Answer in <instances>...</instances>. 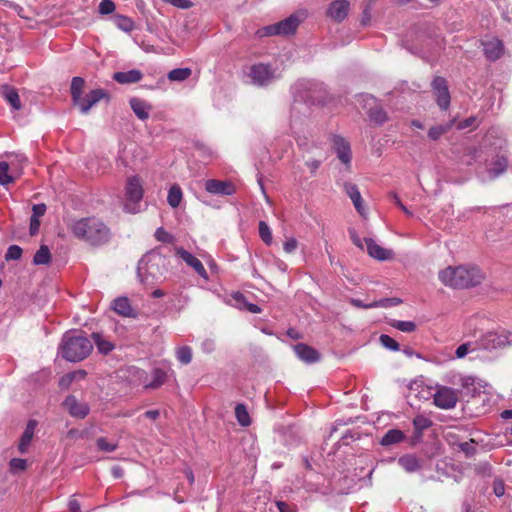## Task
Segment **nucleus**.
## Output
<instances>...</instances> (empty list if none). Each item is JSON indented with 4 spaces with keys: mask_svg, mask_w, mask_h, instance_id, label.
Segmentation results:
<instances>
[{
    "mask_svg": "<svg viewBox=\"0 0 512 512\" xmlns=\"http://www.w3.org/2000/svg\"><path fill=\"white\" fill-rule=\"evenodd\" d=\"M71 232L76 238L92 246L106 244L111 236L110 229L107 225L96 217H86L76 220L71 225Z\"/></svg>",
    "mask_w": 512,
    "mask_h": 512,
    "instance_id": "obj_1",
    "label": "nucleus"
},
{
    "mask_svg": "<svg viewBox=\"0 0 512 512\" xmlns=\"http://www.w3.org/2000/svg\"><path fill=\"white\" fill-rule=\"evenodd\" d=\"M484 273L477 266H449L439 272V279L452 288H469L479 285L484 280Z\"/></svg>",
    "mask_w": 512,
    "mask_h": 512,
    "instance_id": "obj_2",
    "label": "nucleus"
},
{
    "mask_svg": "<svg viewBox=\"0 0 512 512\" xmlns=\"http://www.w3.org/2000/svg\"><path fill=\"white\" fill-rule=\"evenodd\" d=\"M167 270L166 257L158 250H152L139 261L137 274L142 283L153 285L163 278Z\"/></svg>",
    "mask_w": 512,
    "mask_h": 512,
    "instance_id": "obj_3",
    "label": "nucleus"
},
{
    "mask_svg": "<svg viewBox=\"0 0 512 512\" xmlns=\"http://www.w3.org/2000/svg\"><path fill=\"white\" fill-rule=\"evenodd\" d=\"M91 341L82 334L66 333L60 346L61 356L70 362L85 359L92 351Z\"/></svg>",
    "mask_w": 512,
    "mask_h": 512,
    "instance_id": "obj_4",
    "label": "nucleus"
},
{
    "mask_svg": "<svg viewBox=\"0 0 512 512\" xmlns=\"http://www.w3.org/2000/svg\"><path fill=\"white\" fill-rule=\"evenodd\" d=\"M123 209L130 214L140 212V202L143 198L144 189L139 176H129L125 184Z\"/></svg>",
    "mask_w": 512,
    "mask_h": 512,
    "instance_id": "obj_5",
    "label": "nucleus"
},
{
    "mask_svg": "<svg viewBox=\"0 0 512 512\" xmlns=\"http://www.w3.org/2000/svg\"><path fill=\"white\" fill-rule=\"evenodd\" d=\"M300 22V18L296 14H293L282 21L264 27L262 30L259 31V33L261 36H287L293 34L296 31Z\"/></svg>",
    "mask_w": 512,
    "mask_h": 512,
    "instance_id": "obj_6",
    "label": "nucleus"
},
{
    "mask_svg": "<svg viewBox=\"0 0 512 512\" xmlns=\"http://www.w3.org/2000/svg\"><path fill=\"white\" fill-rule=\"evenodd\" d=\"M433 395V403L436 407L444 410L453 409L459 398V391L453 388L436 385Z\"/></svg>",
    "mask_w": 512,
    "mask_h": 512,
    "instance_id": "obj_7",
    "label": "nucleus"
},
{
    "mask_svg": "<svg viewBox=\"0 0 512 512\" xmlns=\"http://www.w3.org/2000/svg\"><path fill=\"white\" fill-rule=\"evenodd\" d=\"M363 108L367 110L370 121L376 125H382L388 120L386 111L377 103L371 95L362 96Z\"/></svg>",
    "mask_w": 512,
    "mask_h": 512,
    "instance_id": "obj_8",
    "label": "nucleus"
},
{
    "mask_svg": "<svg viewBox=\"0 0 512 512\" xmlns=\"http://www.w3.org/2000/svg\"><path fill=\"white\" fill-rule=\"evenodd\" d=\"M305 165L311 174H315L325 159V152L318 146L305 145L302 148Z\"/></svg>",
    "mask_w": 512,
    "mask_h": 512,
    "instance_id": "obj_9",
    "label": "nucleus"
},
{
    "mask_svg": "<svg viewBox=\"0 0 512 512\" xmlns=\"http://www.w3.org/2000/svg\"><path fill=\"white\" fill-rule=\"evenodd\" d=\"M248 77L253 84L264 86L269 84L275 78V75L274 71L268 65L256 64L251 66Z\"/></svg>",
    "mask_w": 512,
    "mask_h": 512,
    "instance_id": "obj_10",
    "label": "nucleus"
},
{
    "mask_svg": "<svg viewBox=\"0 0 512 512\" xmlns=\"http://www.w3.org/2000/svg\"><path fill=\"white\" fill-rule=\"evenodd\" d=\"M205 190L218 196H230L236 192L235 185L229 180L209 179L205 182Z\"/></svg>",
    "mask_w": 512,
    "mask_h": 512,
    "instance_id": "obj_11",
    "label": "nucleus"
},
{
    "mask_svg": "<svg viewBox=\"0 0 512 512\" xmlns=\"http://www.w3.org/2000/svg\"><path fill=\"white\" fill-rule=\"evenodd\" d=\"M432 88L436 96L438 106L446 110L450 105V94L447 82L443 77L437 76L432 81Z\"/></svg>",
    "mask_w": 512,
    "mask_h": 512,
    "instance_id": "obj_12",
    "label": "nucleus"
},
{
    "mask_svg": "<svg viewBox=\"0 0 512 512\" xmlns=\"http://www.w3.org/2000/svg\"><path fill=\"white\" fill-rule=\"evenodd\" d=\"M350 10L348 0H334L327 9V15L336 22L343 21Z\"/></svg>",
    "mask_w": 512,
    "mask_h": 512,
    "instance_id": "obj_13",
    "label": "nucleus"
},
{
    "mask_svg": "<svg viewBox=\"0 0 512 512\" xmlns=\"http://www.w3.org/2000/svg\"><path fill=\"white\" fill-rule=\"evenodd\" d=\"M176 255L181 258L188 266L193 268L195 272L202 278L208 279V274L201 263V261L196 258L194 255L189 253L183 248H177L176 249Z\"/></svg>",
    "mask_w": 512,
    "mask_h": 512,
    "instance_id": "obj_14",
    "label": "nucleus"
},
{
    "mask_svg": "<svg viewBox=\"0 0 512 512\" xmlns=\"http://www.w3.org/2000/svg\"><path fill=\"white\" fill-rule=\"evenodd\" d=\"M105 92L102 89H95L90 91L85 97H80V101L74 102L83 114L89 112L92 106L105 97Z\"/></svg>",
    "mask_w": 512,
    "mask_h": 512,
    "instance_id": "obj_15",
    "label": "nucleus"
},
{
    "mask_svg": "<svg viewBox=\"0 0 512 512\" xmlns=\"http://www.w3.org/2000/svg\"><path fill=\"white\" fill-rule=\"evenodd\" d=\"M366 245L367 253L380 261L389 260L393 256V252L389 249H385L378 245L373 239L365 238L364 240Z\"/></svg>",
    "mask_w": 512,
    "mask_h": 512,
    "instance_id": "obj_16",
    "label": "nucleus"
},
{
    "mask_svg": "<svg viewBox=\"0 0 512 512\" xmlns=\"http://www.w3.org/2000/svg\"><path fill=\"white\" fill-rule=\"evenodd\" d=\"M64 406L70 415L77 418H84L89 413V407L85 403H80L75 396H68L64 401Z\"/></svg>",
    "mask_w": 512,
    "mask_h": 512,
    "instance_id": "obj_17",
    "label": "nucleus"
},
{
    "mask_svg": "<svg viewBox=\"0 0 512 512\" xmlns=\"http://www.w3.org/2000/svg\"><path fill=\"white\" fill-rule=\"evenodd\" d=\"M344 190H345L346 194L349 196V198L351 199V201L353 202V205H354L355 209L357 210V212L360 215L365 216L366 211H365V208L363 205V199L361 197L358 187L353 183L346 182V183H344Z\"/></svg>",
    "mask_w": 512,
    "mask_h": 512,
    "instance_id": "obj_18",
    "label": "nucleus"
},
{
    "mask_svg": "<svg viewBox=\"0 0 512 512\" xmlns=\"http://www.w3.org/2000/svg\"><path fill=\"white\" fill-rule=\"evenodd\" d=\"M334 148L339 160L345 165H350L351 149L349 143L342 137H335Z\"/></svg>",
    "mask_w": 512,
    "mask_h": 512,
    "instance_id": "obj_19",
    "label": "nucleus"
},
{
    "mask_svg": "<svg viewBox=\"0 0 512 512\" xmlns=\"http://www.w3.org/2000/svg\"><path fill=\"white\" fill-rule=\"evenodd\" d=\"M113 310L124 317H136L137 313L131 306L130 300L127 297H118L113 301Z\"/></svg>",
    "mask_w": 512,
    "mask_h": 512,
    "instance_id": "obj_20",
    "label": "nucleus"
},
{
    "mask_svg": "<svg viewBox=\"0 0 512 512\" xmlns=\"http://www.w3.org/2000/svg\"><path fill=\"white\" fill-rule=\"evenodd\" d=\"M130 107L140 120H147L152 110V105L145 100L132 98Z\"/></svg>",
    "mask_w": 512,
    "mask_h": 512,
    "instance_id": "obj_21",
    "label": "nucleus"
},
{
    "mask_svg": "<svg viewBox=\"0 0 512 512\" xmlns=\"http://www.w3.org/2000/svg\"><path fill=\"white\" fill-rule=\"evenodd\" d=\"M296 355L307 363H314L319 360V353L312 347L299 343L294 346Z\"/></svg>",
    "mask_w": 512,
    "mask_h": 512,
    "instance_id": "obj_22",
    "label": "nucleus"
},
{
    "mask_svg": "<svg viewBox=\"0 0 512 512\" xmlns=\"http://www.w3.org/2000/svg\"><path fill=\"white\" fill-rule=\"evenodd\" d=\"M485 56L489 60H497L503 53V46L500 40L493 38L483 43Z\"/></svg>",
    "mask_w": 512,
    "mask_h": 512,
    "instance_id": "obj_23",
    "label": "nucleus"
},
{
    "mask_svg": "<svg viewBox=\"0 0 512 512\" xmlns=\"http://www.w3.org/2000/svg\"><path fill=\"white\" fill-rule=\"evenodd\" d=\"M143 78V74L138 69L129 71L116 72L113 79L120 84H133L139 82Z\"/></svg>",
    "mask_w": 512,
    "mask_h": 512,
    "instance_id": "obj_24",
    "label": "nucleus"
},
{
    "mask_svg": "<svg viewBox=\"0 0 512 512\" xmlns=\"http://www.w3.org/2000/svg\"><path fill=\"white\" fill-rule=\"evenodd\" d=\"M508 166V160L505 156L497 155L493 158L488 168V174L490 179H494L499 175L503 174Z\"/></svg>",
    "mask_w": 512,
    "mask_h": 512,
    "instance_id": "obj_25",
    "label": "nucleus"
},
{
    "mask_svg": "<svg viewBox=\"0 0 512 512\" xmlns=\"http://www.w3.org/2000/svg\"><path fill=\"white\" fill-rule=\"evenodd\" d=\"M504 345V340L496 333L489 332L485 334L480 340V346L483 349H497Z\"/></svg>",
    "mask_w": 512,
    "mask_h": 512,
    "instance_id": "obj_26",
    "label": "nucleus"
},
{
    "mask_svg": "<svg viewBox=\"0 0 512 512\" xmlns=\"http://www.w3.org/2000/svg\"><path fill=\"white\" fill-rule=\"evenodd\" d=\"M36 425L37 422L35 420H30L28 422L19 443V451L21 453H25L27 451V448L34 436Z\"/></svg>",
    "mask_w": 512,
    "mask_h": 512,
    "instance_id": "obj_27",
    "label": "nucleus"
},
{
    "mask_svg": "<svg viewBox=\"0 0 512 512\" xmlns=\"http://www.w3.org/2000/svg\"><path fill=\"white\" fill-rule=\"evenodd\" d=\"M92 338L94 340L98 352L101 354L106 355L115 348V345L108 338H106L100 333H93Z\"/></svg>",
    "mask_w": 512,
    "mask_h": 512,
    "instance_id": "obj_28",
    "label": "nucleus"
},
{
    "mask_svg": "<svg viewBox=\"0 0 512 512\" xmlns=\"http://www.w3.org/2000/svg\"><path fill=\"white\" fill-rule=\"evenodd\" d=\"M399 465L407 472H415L421 468L420 461L413 455H405L399 458Z\"/></svg>",
    "mask_w": 512,
    "mask_h": 512,
    "instance_id": "obj_29",
    "label": "nucleus"
},
{
    "mask_svg": "<svg viewBox=\"0 0 512 512\" xmlns=\"http://www.w3.org/2000/svg\"><path fill=\"white\" fill-rule=\"evenodd\" d=\"M4 99L13 107L15 110L21 109V101L18 95V92L15 88L10 86H5L3 89Z\"/></svg>",
    "mask_w": 512,
    "mask_h": 512,
    "instance_id": "obj_30",
    "label": "nucleus"
},
{
    "mask_svg": "<svg viewBox=\"0 0 512 512\" xmlns=\"http://www.w3.org/2000/svg\"><path fill=\"white\" fill-rule=\"evenodd\" d=\"M183 198V193L179 185L174 184L170 187L167 202L172 208H177Z\"/></svg>",
    "mask_w": 512,
    "mask_h": 512,
    "instance_id": "obj_31",
    "label": "nucleus"
},
{
    "mask_svg": "<svg viewBox=\"0 0 512 512\" xmlns=\"http://www.w3.org/2000/svg\"><path fill=\"white\" fill-rule=\"evenodd\" d=\"M51 261V253L46 245H41L39 250L35 253L33 263L35 265H46Z\"/></svg>",
    "mask_w": 512,
    "mask_h": 512,
    "instance_id": "obj_32",
    "label": "nucleus"
},
{
    "mask_svg": "<svg viewBox=\"0 0 512 512\" xmlns=\"http://www.w3.org/2000/svg\"><path fill=\"white\" fill-rule=\"evenodd\" d=\"M404 438V434L402 431L397 429L389 430L382 438L381 444L383 446H388L392 444L399 443Z\"/></svg>",
    "mask_w": 512,
    "mask_h": 512,
    "instance_id": "obj_33",
    "label": "nucleus"
},
{
    "mask_svg": "<svg viewBox=\"0 0 512 512\" xmlns=\"http://www.w3.org/2000/svg\"><path fill=\"white\" fill-rule=\"evenodd\" d=\"M85 81L81 77H74L71 81V96L73 103L80 101V97L82 96V89L84 87Z\"/></svg>",
    "mask_w": 512,
    "mask_h": 512,
    "instance_id": "obj_34",
    "label": "nucleus"
},
{
    "mask_svg": "<svg viewBox=\"0 0 512 512\" xmlns=\"http://www.w3.org/2000/svg\"><path fill=\"white\" fill-rule=\"evenodd\" d=\"M192 74V70L190 68H177L173 69L168 73V79L170 81H184L188 79Z\"/></svg>",
    "mask_w": 512,
    "mask_h": 512,
    "instance_id": "obj_35",
    "label": "nucleus"
},
{
    "mask_svg": "<svg viewBox=\"0 0 512 512\" xmlns=\"http://www.w3.org/2000/svg\"><path fill=\"white\" fill-rule=\"evenodd\" d=\"M235 416H236L238 423L241 426H249L250 425L251 419H250L249 413H248L245 405L238 404L235 407Z\"/></svg>",
    "mask_w": 512,
    "mask_h": 512,
    "instance_id": "obj_36",
    "label": "nucleus"
},
{
    "mask_svg": "<svg viewBox=\"0 0 512 512\" xmlns=\"http://www.w3.org/2000/svg\"><path fill=\"white\" fill-rule=\"evenodd\" d=\"M452 125H453V122H450L448 124L433 126L428 131V137L431 140H438L442 135H444L451 129Z\"/></svg>",
    "mask_w": 512,
    "mask_h": 512,
    "instance_id": "obj_37",
    "label": "nucleus"
},
{
    "mask_svg": "<svg viewBox=\"0 0 512 512\" xmlns=\"http://www.w3.org/2000/svg\"><path fill=\"white\" fill-rule=\"evenodd\" d=\"M114 23L120 30L124 32H131L135 27V24L131 18L122 15H117L114 18Z\"/></svg>",
    "mask_w": 512,
    "mask_h": 512,
    "instance_id": "obj_38",
    "label": "nucleus"
},
{
    "mask_svg": "<svg viewBox=\"0 0 512 512\" xmlns=\"http://www.w3.org/2000/svg\"><path fill=\"white\" fill-rule=\"evenodd\" d=\"M233 298L235 299V301L237 302V304L239 305L240 308L244 307L249 312H251L253 314H257V313L261 312V308L258 305L248 303L246 301L244 295H242L241 293L234 294Z\"/></svg>",
    "mask_w": 512,
    "mask_h": 512,
    "instance_id": "obj_39",
    "label": "nucleus"
},
{
    "mask_svg": "<svg viewBox=\"0 0 512 512\" xmlns=\"http://www.w3.org/2000/svg\"><path fill=\"white\" fill-rule=\"evenodd\" d=\"M177 360L184 365L192 361V349L189 346H180L176 349Z\"/></svg>",
    "mask_w": 512,
    "mask_h": 512,
    "instance_id": "obj_40",
    "label": "nucleus"
},
{
    "mask_svg": "<svg viewBox=\"0 0 512 512\" xmlns=\"http://www.w3.org/2000/svg\"><path fill=\"white\" fill-rule=\"evenodd\" d=\"M387 302H388V299H382V300H379V301H373L371 303H363L361 300L359 299H354L352 298L350 300V303L354 306V307H357V308H364V309H369V308H376V307H384L387 305Z\"/></svg>",
    "mask_w": 512,
    "mask_h": 512,
    "instance_id": "obj_41",
    "label": "nucleus"
},
{
    "mask_svg": "<svg viewBox=\"0 0 512 512\" xmlns=\"http://www.w3.org/2000/svg\"><path fill=\"white\" fill-rule=\"evenodd\" d=\"M167 374L161 369L153 370V381L146 385V388H158L166 381Z\"/></svg>",
    "mask_w": 512,
    "mask_h": 512,
    "instance_id": "obj_42",
    "label": "nucleus"
},
{
    "mask_svg": "<svg viewBox=\"0 0 512 512\" xmlns=\"http://www.w3.org/2000/svg\"><path fill=\"white\" fill-rule=\"evenodd\" d=\"M413 425L416 432L421 434L432 425V421L423 415H417L413 420Z\"/></svg>",
    "mask_w": 512,
    "mask_h": 512,
    "instance_id": "obj_43",
    "label": "nucleus"
},
{
    "mask_svg": "<svg viewBox=\"0 0 512 512\" xmlns=\"http://www.w3.org/2000/svg\"><path fill=\"white\" fill-rule=\"evenodd\" d=\"M391 326L401 332L406 333H411L416 329V324L413 321L393 320Z\"/></svg>",
    "mask_w": 512,
    "mask_h": 512,
    "instance_id": "obj_44",
    "label": "nucleus"
},
{
    "mask_svg": "<svg viewBox=\"0 0 512 512\" xmlns=\"http://www.w3.org/2000/svg\"><path fill=\"white\" fill-rule=\"evenodd\" d=\"M14 181V177L9 173V164L7 162H0V184L7 185Z\"/></svg>",
    "mask_w": 512,
    "mask_h": 512,
    "instance_id": "obj_45",
    "label": "nucleus"
},
{
    "mask_svg": "<svg viewBox=\"0 0 512 512\" xmlns=\"http://www.w3.org/2000/svg\"><path fill=\"white\" fill-rule=\"evenodd\" d=\"M259 235L266 245H270L272 243L271 229L268 226V224L264 221L259 222Z\"/></svg>",
    "mask_w": 512,
    "mask_h": 512,
    "instance_id": "obj_46",
    "label": "nucleus"
},
{
    "mask_svg": "<svg viewBox=\"0 0 512 512\" xmlns=\"http://www.w3.org/2000/svg\"><path fill=\"white\" fill-rule=\"evenodd\" d=\"M380 343L387 349L392 351H398L400 346L397 341H395L392 337L389 335L383 334L379 338Z\"/></svg>",
    "mask_w": 512,
    "mask_h": 512,
    "instance_id": "obj_47",
    "label": "nucleus"
},
{
    "mask_svg": "<svg viewBox=\"0 0 512 512\" xmlns=\"http://www.w3.org/2000/svg\"><path fill=\"white\" fill-rule=\"evenodd\" d=\"M22 249L18 245H11L5 255L6 260H18L21 258Z\"/></svg>",
    "mask_w": 512,
    "mask_h": 512,
    "instance_id": "obj_48",
    "label": "nucleus"
},
{
    "mask_svg": "<svg viewBox=\"0 0 512 512\" xmlns=\"http://www.w3.org/2000/svg\"><path fill=\"white\" fill-rule=\"evenodd\" d=\"M27 467V461L21 458H13L10 461V469L12 472L24 471Z\"/></svg>",
    "mask_w": 512,
    "mask_h": 512,
    "instance_id": "obj_49",
    "label": "nucleus"
},
{
    "mask_svg": "<svg viewBox=\"0 0 512 512\" xmlns=\"http://www.w3.org/2000/svg\"><path fill=\"white\" fill-rule=\"evenodd\" d=\"M115 10V4L111 0H102L99 4V13L103 15L111 14Z\"/></svg>",
    "mask_w": 512,
    "mask_h": 512,
    "instance_id": "obj_50",
    "label": "nucleus"
},
{
    "mask_svg": "<svg viewBox=\"0 0 512 512\" xmlns=\"http://www.w3.org/2000/svg\"><path fill=\"white\" fill-rule=\"evenodd\" d=\"M97 447L101 451L113 452L117 448V444L108 442L106 438H99L97 440Z\"/></svg>",
    "mask_w": 512,
    "mask_h": 512,
    "instance_id": "obj_51",
    "label": "nucleus"
},
{
    "mask_svg": "<svg viewBox=\"0 0 512 512\" xmlns=\"http://www.w3.org/2000/svg\"><path fill=\"white\" fill-rule=\"evenodd\" d=\"M163 2L170 4L179 9H189L193 6V3L190 0H162Z\"/></svg>",
    "mask_w": 512,
    "mask_h": 512,
    "instance_id": "obj_52",
    "label": "nucleus"
},
{
    "mask_svg": "<svg viewBox=\"0 0 512 512\" xmlns=\"http://www.w3.org/2000/svg\"><path fill=\"white\" fill-rule=\"evenodd\" d=\"M155 237L158 241L170 243L172 242V235L166 232L162 227L158 228L155 232Z\"/></svg>",
    "mask_w": 512,
    "mask_h": 512,
    "instance_id": "obj_53",
    "label": "nucleus"
},
{
    "mask_svg": "<svg viewBox=\"0 0 512 512\" xmlns=\"http://www.w3.org/2000/svg\"><path fill=\"white\" fill-rule=\"evenodd\" d=\"M471 350V343L461 344L455 351L456 358H464Z\"/></svg>",
    "mask_w": 512,
    "mask_h": 512,
    "instance_id": "obj_54",
    "label": "nucleus"
},
{
    "mask_svg": "<svg viewBox=\"0 0 512 512\" xmlns=\"http://www.w3.org/2000/svg\"><path fill=\"white\" fill-rule=\"evenodd\" d=\"M74 379H76V374L67 373L60 378L59 386L62 389H67Z\"/></svg>",
    "mask_w": 512,
    "mask_h": 512,
    "instance_id": "obj_55",
    "label": "nucleus"
},
{
    "mask_svg": "<svg viewBox=\"0 0 512 512\" xmlns=\"http://www.w3.org/2000/svg\"><path fill=\"white\" fill-rule=\"evenodd\" d=\"M297 247H298V242L293 237L286 239V241L283 244V249L286 253L294 252L297 249Z\"/></svg>",
    "mask_w": 512,
    "mask_h": 512,
    "instance_id": "obj_56",
    "label": "nucleus"
},
{
    "mask_svg": "<svg viewBox=\"0 0 512 512\" xmlns=\"http://www.w3.org/2000/svg\"><path fill=\"white\" fill-rule=\"evenodd\" d=\"M493 492L497 497H502L505 493V486L501 480H495L493 482Z\"/></svg>",
    "mask_w": 512,
    "mask_h": 512,
    "instance_id": "obj_57",
    "label": "nucleus"
},
{
    "mask_svg": "<svg viewBox=\"0 0 512 512\" xmlns=\"http://www.w3.org/2000/svg\"><path fill=\"white\" fill-rule=\"evenodd\" d=\"M349 235H350V239L353 242V244L356 245L361 250H363L364 244H363L362 240L360 239V237L358 236L357 232L354 229H349Z\"/></svg>",
    "mask_w": 512,
    "mask_h": 512,
    "instance_id": "obj_58",
    "label": "nucleus"
},
{
    "mask_svg": "<svg viewBox=\"0 0 512 512\" xmlns=\"http://www.w3.org/2000/svg\"><path fill=\"white\" fill-rule=\"evenodd\" d=\"M33 214L31 217L40 218L43 216L46 212V206L45 204H36L32 208Z\"/></svg>",
    "mask_w": 512,
    "mask_h": 512,
    "instance_id": "obj_59",
    "label": "nucleus"
},
{
    "mask_svg": "<svg viewBox=\"0 0 512 512\" xmlns=\"http://www.w3.org/2000/svg\"><path fill=\"white\" fill-rule=\"evenodd\" d=\"M40 226L39 218L31 217L30 220V234L34 235L38 232Z\"/></svg>",
    "mask_w": 512,
    "mask_h": 512,
    "instance_id": "obj_60",
    "label": "nucleus"
},
{
    "mask_svg": "<svg viewBox=\"0 0 512 512\" xmlns=\"http://www.w3.org/2000/svg\"><path fill=\"white\" fill-rule=\"evenodd\" d=\"M276 506L280 512H293V510L290 508V506L286 502L277 501Z\"/></svg>",
    "mask_w": 512,
    "mask_h": 512,
    "instance_id": "obj_61",
    "label": "nucleus"
},
{
    "mask_svg": "<svg viewBox=\"0 0 512 512\" xmlns=\"http://www.w3.org/2000/svg\"><path fill=\"white\" fill-rule=\"evenodd\" d=\"M371 20V13L369 9H365L362 13L361 22L363 25H367Z\"/></svg>",
    "mask_w": 512,
    "mask_h": 512,
    "instance_id": "obj_62",
    "label": "nucleus"
},
{
    "mask_svg": "<svg viewBox=\"0 0 512 512\" xmlns=\"http://www.w3.org/2000/svg\"><path fill=\"white\" fill-rule=\"evenodd\" d=\"M145 417L155 420L159 417V411L158 410H149L145 412Z\"/></svg>",
    "mask_w": 512,
    "mask_h": 512,
    "instance_id": "obj_63",
    "label": "nucleus"
},
{
    "mask_svg": "<svg viewBox=\"0 0 512 512\" xmlns=\"http://www.w3.org/2000/svg\"><path fill=\"white\" fill-rule=\"evenodd\" d=\"M69 509L71 512H79L80 511V505L76 500H71L69 502Z\"/></svg>",
    "mask_w": 512,
    "mask_h": 512,
    "instance_id": "obj_64",
    "label": "nucleus"
}]
</instances>
